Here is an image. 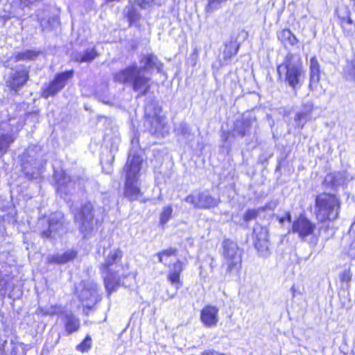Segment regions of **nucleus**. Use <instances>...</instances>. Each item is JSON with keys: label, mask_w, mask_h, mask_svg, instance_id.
Instances as JSON below:
<instances>
[{"label": "nucleus", "mask_w": 355, "mask_h": 355, "mask_svg": "<svg viewBox=\"0 0 355 355\" xmlns=\"http://www.w3.org/2000/svg\"><path fill=\"white\" fill-rule=\"evenodd\" d=\"M142 67L133 63L124 69L116 73L114 76L115 81L121 83H129L132 89L138 92L137 97L145 96L150 88V77L146 76L147 72L154 69L157 73L162 70L163 64L158 58L152 53L144 55L140 60Z\"/></svg>", "instance_id": "1"}, {"label": "nucleus", "mask_w": 355, "mask_h": 355, "mask_svg": "<svg viewBox=\"0 0 355 355\" xmlns=\"http://www.w3.org/2000/svg\"><path fill=\"white\" fill-rule=\"evenodd\" d=\"M277 73L279 78L293 89L300 87L305 75L300 56L288 53L284 62L277 67Z\"/></svg>", "instance_id": "2"}, {"label": "nucleus", "mask_w": 355, "mask_h": 355, "mask_svg": "<svg viewBox=\"0 0 355 355\" xmlns=\"http://www.w3.org/2000/svg\"><path fill=\"white\" fill-rule=\"evenodd\" d=\"M315 214L318 221L325 223L338 218L340 209V200L335 195L327 192L318 194L315 200Z\"/></svg>", "instance_id": "3"}, {"label": "nucleus", "mask_w": 355, "mask_h": 355, "mask_svg": "<svg viewBox=\"0 0 355 355\" xmlns=\"http://www.w3.org/2000/svg\"><path fill=\"white\" fill-rule=\"evenodd\" d=\"M142 161L143 159L139 155L130 154L124 166L126 173L124 195L130 201L137 200L142 196L140 189L135 185L138 180Z\"/></svg>", "instance_id": "4"}, {"label": "nucleus", "mask_w": 355, "mask_h": 355, "mask_svg": "<svg viewBox=\"0 0 355 355\" xmlns=\"http://www.w3.org/2000/svg\"><path fill=\"white\" fill-rule=\"evenodd\" d=\"M122 257L123 252L120 249H113L105 256V262L101 264L102 272L105 274V286L109 295L121 283L120 277L111 272L110 268L121 261ZM122 284L125 286L124 282Z\"/></svg>", "instance_id": "5"}, {"label": "nucleus", "mask_w": 355, "mask_h": 355, "mask_svg": "<svg viewBox=\"0 0 355 355\" xmlns=\"http://www.w3.org/2000/svg\"><path fill=\"white\" fill-rule=\"evenodd\" d=\"M223 265L226 267V272L238 273L241 268V252L237 243L230 239H225L223 242Z\"/></svg>", "instance_id": "6"}, {"label": "nucleus", "mask_w": 355, "mask_h": 355, "mask_svg": "<svg viewBox=\"0 0 355 355\" xmlns=\"http://www.w3.org/2000/svg\"><path fill=\"white\" fill-rule=\"evenodd\" d=\"M65 219L60 212L54 213L49 219L40 218L37 224V231L43 238L51 239L63 230Z\"/></svg>", "instance_id": "7"}, {"label": "nucleus", "mask_w": 355, "mask_h": 355, "mask_svg": "<svg viewBox=\"0 0 355 355\" xmlns=\"http://www.w3.org/2000/svg\"><path fill=\"white\" fill-rule=\"evenodd\" d=\"M162 108L154 103L146 105L145 107L146 125L149 126V132L152 135H164L166 130L165 117L161 115Z\"/></svg>", "instance_id": "8"}, {"label": "nucleus", "mask_w": 355, "mask_h": 355, "mask_svg": "<svg viewBox=\"0 0 355 355\" xmlns=\"http://www.w3.org/2000/svg\"><path fill=\"white\" fill-rule=\"evenodd\" d=\"M94 205L90 202L82 205L80 209L74 214V220L78 224V227L84 236H88L94 227Z\"/></svg>", "instance_id": "9"}, {"label": "nucleus", "mask_w": 355, "mask_h": 355, "mask_svg": "<svg viewBox=\"0 0 355 355\" xmlns=\"http://www.w3.org/2000/svg\"><path fill=\"white\" fill-rule=\"evenodd\" d=\"M185 202L193 206L196 209H210L216 207L220 200L212 196L207 190L193 192L187 196Z\"/></svg>", "instance_id": "10"}, {"label": "nucleus", "mask_w": 355, "mask_h": 355, "mask_svg": "<svg viewBox=\"0 0 355 355\" xmlns=\"http://www.w3.org/2000/svg\"><path fill=\"white\" fill-rule=\"evenodd\" d=\"M82 288L78 293V299L83 306L87 308H92L98 300L97 294V284L91 280L82 282Z\"/></svg>", "instance_id": "11"}, {"label": "nucleus", "mask_w": 355, "mask_h": 355, "mask_svg": "<svg viewBox=\"0 0 355 355\" xmlns=\"http://www.w3.org/2000/svg\"><path fill=\"white\" fill-rule=\"evenodd\" d=\"M252 238L254 246L263 257L269 254V230L267 227L256 223L253 228Z\"/></svg>", "instance_id": "12"}, {"label": "nucleus", "mask_w": 355, "mask_h": 355, "mask_svg": "<svg viewBox=\"0 0 355 355\" xmlns=\"http://www.w3.org/2000/svg\"><path fill=\"white\" fill-rule=\"evenodd\" d=\"M257 127V122L254 116L244 115L241 119H236L234 123L232 137V138H243L250 134L252 130H255Z\"/></svg>", "instance_id": "13"}, {"label": "nucleus", "mask_w": 355, "mask_h": 355, "mask_svg": "<svg viewBox=\"0 0 355 355\" xmlns=\"http://www.w3.org/2000/svg\"><path fill=\"white\" fill-rule=\"evenodd\" d=\"M73 75V71L72 70L58 74L55 79L43 89L42 96L45 98H48L49 96L56 94L64 88L67 81L72 78Z\"/></svg>", "instance_id": "14"}, {"label": "nucleus", "mask_w": 355, "mask_h": 355, "mask_svg": "<svg viewBox=\"0 0 355 355\" xmlns=\"http://www.w3.org/2000/svg\"><path fill=\"white\" fill-rule=\"evenodd\" d=\"M29 70L26 68L12 69L6 80V85L10 89L17 92L28 81Z\"/></svg>", "instance_id": "15"}, {"label": "nucleus", "mask_w": 355, "mask_h": 355, "mask_svg": "<svg viewBox=\"0 0 355 355\" xmlns=\"http://www.w3.org/2000/svg\"><path fill=\"white\" fill-rule=\"evenodd\" d=\"M315 224L311 223L304 216H300L293 223V232L297 233L302 240L311 235L315 230Z\"/></svg>", "instance_id": "16"}, {"label": "nucleus", "mask_w": 355, "mask_h": 355, "mask_svg": "<svg viewBox=\"0 0 355 355\" xmlns=\"http://www.w3.org/2000/svg\"><path fill=\"white\" fill-rule=\"evenodd\" d=\"M184 268V263L178 259L170 267L167 274V279L175 287V291H177L182 286V282L180 280V274L183 271ZM175 294L176 292L169 295V297H174Z\"/></svg>", "instance_id": "17"}, {"label": "nucleus", "mask_w": 355, "mask_h": 355, "mask_svg": "<svg viewBox=\"0 0 355 355\" xmlns=\"http://www.w3.org/2000/svg\"><path fill=\"white\" fill-rule=\"evenodd\" d=\"M218 309L214 306H206L200 313V320L207 327L216 326L218 322Z\"/></svg>", "instance_id": "18"}, {"label": "nucleus", "mask_w": 355, "mask_h": 355, "mask_svg": "<svg viewBox=\"0 0 355 355\" xmlns=\"http://www.w3.org/2000/svg\"><path fill=\"white\" fill-rule=\"evenodd\" d=\"M67 334L77 331L80 328L79 319L71 311H64L61 317Z\"/></svg>", "instance_id": "19"}, {"label": "nucleus", "mask_w": 355, "mask_h": 355, "mask_svg": "<svg viewBox=\"0 0 355 355\" xmlns=\"http://www.w3.org/2000/svg\"><path fill=\"white\" fill-rule=\"evenodd\" d=\"M309 71V87L312 88L314 85H316L320 80V67L315 57H313L310 60Z\"/></svg>", "instance_id": "20"}, {"label": "nucleus", "mask_w": 355, "mask_h": 355, "mask_svg": "<svg viewBox=\"0 0 355 355\" xmlns=\"http://www.w3.org/2000/svg\"><path fill=\"white\" fill-rule=\"evenodd\" d=\"M76 257V252L73 250H68L63 254H56L47 257L50 263L64 264Z\"/></svg>", "instance_id": "21"}, {"label": "nucleus", "mask_w": 355, "mask_h": 355, "mask_svg": "<svg viewBox=\"0 0 355 355\" xmlns=\"http://www.w3.org/2000/svg\"><path fill=\"white\" fill-rule=\"evenodd\" d=\"M94 48L87 49L84 52L76 53L72 55V59L79 62H90L98 56Z\"/></svg>", "instance_id": "22"}, {"label": "nucleus", "mask_w": 355, "mask_h": 355, "mask_svg": "<svg viewBox=\"0 0 355 355\" xmlns=\"http://www.w3.org/2000/svg\"><path fill=\"white\" fill-rule=\"evenodd\" d=\"M46 12L44 10H38L36 14L37 20L40 21L42 30L52 28L55 24L58 23V18L56 17H49L47 20L45 19Z\"/></svg>", "instance_id": "23"}, {"label": "nucleus", "mask_w": 355, "mask_h": 355, "mask_svg": "<svg viewBox=\"0 0 355 355\" xmlns=\"http://www.w3.org/2000/svg\"><path fill=\"white\" fill-rule=\"evenodd\" d=\"M278 38L279 40H281L284 45L290 44L293 46L297 42L295 36L288 29H284L280 31L278 34Z\"/></svg>", "instance_id": "24"}, {"label": "nucleus", "mask_w": 355, "mask_h": 355, "mask_svg": "<svg viewBox=\"0 0 355 355\" xmlns=\"http://www.w3.org/2000/svg\"><path fill=\"white\" fill-rule=\"evenodd\" d=\"M40 54V51L35 50H26L22 52H19L15 55V62L34 60Z\"/></svg>", "instance_id": "25"}, {"label": "nucleus", "mask_w": 355, "mask_h": 355, "mask_svg": "<svg viewBox=\"0 0 355 355\" xmlns=\"http://www.w3.org/2000/svg\"><path fill=\"white\" fill-rule=\"evenodd\" d=\"M343 182L342 175L340 173H329L326 175L324 183L330 185L333 189H336Z\"/></svg>", "instance_id": "26"}, {"label": "nucleus", "mask_w": 355, "mask_h": 355, "mask_svg": "<svg viewBox=\"0 0 355 355\" xmlns=\"http://www.w3.org/2000/svg\"><path fill=\"white\" fill-rule=\"evenodd\" d=\"M340 26L346 36L351 37L355 33V24L351 18L340 21Z\"/></svg>", "instance_id": "27"}, {"label": "nucleus", "mask_w": 355, "mask_h": 355, "mask_svg": "<svg viewBox=\"0 0 355 355\" xmlns=\"http://www.w3.org/2000/svg\"><path fill=\"white\" fill-rule=\"evenodd\" d=\"M173 209L172 205H168L163 207L159 215V223L164 227L166 223L171 218Z\"/></svg>", "instance_id": "28"}, {"label": "nucleus", "mask_w": 355, "mask_h": 355, "mask_svg": "<svg viewBox=\"0 0 355 355\" xmlns=\"http://www.w3.org/2000/svg\"><path fill=\"white\" fill-rule=\"evenodd\" d=\"M14 141V138L10 135H2L0 136V151L6 153L10 145Z\"/></svg>", "instance_id": "29"}, {"label": "nucleus", "mask_w": 355, "mask_h": 355, "mask_svg": "<svg viewBox=\"0 0 355 355\" xmlns=\"http://www.w3.org/2000/svg\"><path fill=\"white\" fill-rule=\"evenodd\" d=\"M311 116H309L308 112H302V111L296 113L294 120L298 128H302L305 123L311 119Z\"/></svg>", "instance_id": "30"}, {"label": "nucleus", "mask_w": 355, "mask_h": 355, "mask_svg": "<svg viewBox=\"0 0 355 355\" xmlns=\"http://www.w3.org/2000/svg\"><path fill=\"white\" fill-rule=\"evenodd\" d=\"M41 311L43 312L44 315H59L60 317H62L63 313H64L65 311H64L63 308L60 306L51 305L42 309Z\"/></svg>", "instance_id": "31"}, {"label": "nucleus", "mask_w": 355, "mask_h": 355, "mask_svg": "<svg viewBox=\"0 0 355 355\" xmlns=\"http://www.w3.org/2000/svg\"><path fill=\"white\" fill-rule=\"evenodd\" d=\"M239 49V44L236 42H231L228 45H226L224 54L225 58H231L233 55H236Z\"/></svg>", "instance_id": "32"}, {"label": "nucleus", "mask_w": 355, "mask_h": 355, "mask_svg": "<svg viewBox=\"0 0 355 355\" xmlns=\"http://www.w3.org/2000/svg\"><path fill=\"white\" fill-rule=\"evenodd\" d=\"M134 4L141 10H151L155 5V0H134Z\"/></svg>", "instance_id": "33"}, {"label": "nucleus", "mask_w": 355, "mask_h": 355, "mask_svg": "<svg viewBox=\"0 0 355 355\" xmlns=\"http://www.w3.org/2000/svg\"><path fill=\"white\" fill-rule=\"evenodd\" d=\"M178 250L176 248H170L168 249L164 250L157 254V256L159 258V261L160 263L164 262L165 257H169L172 255H175L177 254Z\"/></svg>", "instance_id": "34"}, {"label": "nucleus", "mask_w": 355, "mask_h": 355, "mask_svg": "<svg viewBox=\"0 0 355 355\" xmlns=\"http://www.w3.org/2000/svg\"><path fill=\"white\" fill-rule=\"evenodd\" d=\"M261 212V211L260 208L248 209L243 216V220L245 222H249L253 219L257 218Z\"/></svg>", "instance_id": "35"}, {"label": "nucleus", "mask_w": 355, "mask_h": 355, "mask_svg": "<svg viewBox=\"0 0 355 355\" xmlns=\"http://www.w3.org/2000/svg\"><path fill=\"white\" fill-rule=\"evenodd\" d=\"M126 17H128L130 24L137 21L141 18L140 14L137 11V10L134 7H131L128 9Z\"/></svg>", "instance_id": "36"}, {"label": "nucleus", "mask_w": 355, "mask_h": 355, "mask_svg": "<svg viewBox=\"0 0 355 355\" xmlns=\"http://www.w3.org/2000/svg\"><path fill=\"white\" fill-rule=\"evenodd\" d=\"M337 16L340 21H345L350 17V11L346 6H340L336 10Z\"/></svg>", "instance_id": "37"}, {"label": "nucleus", "mask_w": 355, "mask_h": 355, "mask_svg": "<svg viewBox=\"0 0 355 355\" xmlns=\"http://www.w3.org/2000/svg\"><path fill=\"white\" fill-rule=\"evenodd\" d=\"M92 345V338L90 336H87L84 340L79 345H77L76 349L82 352H87Z\"/></svg>", "instance_id": "38"}, {"label": "nucleus", "mask_w": 355, "mask_h": 355, "mask_svg": "<svg viewBox=\"0 0 355 355\" xmlns=\"http://www.w3.org/2000/svg\"><path fill=\"white\" fill-rule=\"evenodd\" d=\"M24 171L26 176L30 179H37L40 176V171L38 168H35L33 171H31L28 166L26 165L24 166Z\"/></svg>", "instance_id": "39"}, {"label": "nucleus", "mask_w": 355, "mask_h": 355, "mask_svg": "<svg viewBox=\"0 0 355 355\" xmlns=\"http://www.w3.org/2000/svg\"><path fill=\"white\" fill-rule=\"evenodd\" d=\"M178 132H180L183 136H189L191 134V128L188 124L186 123H181L178 129Z\"/></svg>", "instance_id": "40"}, {"label": "nucleus", "mask_w": 355, "mask_h": 355, "mask_svg": "<svg viewBox=\"0 0 355 355\" xmlns=\"http://www.w3.org/2000/svg\"><path fill=\"white\" fill-rule=\"evenodd\" d=\"M346 70L348 78L355 80V58L347 66Z\"/></svg>", "instance_id": "41"}, {"label": "nucleus", "mask_w": 355, "mask_h": 355, "mask_svg": "<svg viewBox=\"0 0 355 355\" xmlns=\"http://www.w3.org/2000/svg\"><path fill=\"white\" fill-rule=\"evenodd\" d=\"M348 257L355 261V240H354L346 249Z\"/></svg>", "instance_id": "42"}, {"label": "nucleus", "mask_w": 355, "mask_h": 355, "mask_svg": "<svg viewBox=\"0 0 355 355\" xmlns=\"http://www.w3.org/2000/svg\"><path fill=\"white\" fill-rule=\"evenodd\" d=\"M340 279L344 282H349L352 279V274L349 270H347L343 272L340 275Z\"/></svg>", "instance_id": "43"}, {"label": "nucleus", "mask_w": 355, "mask_h": 355, "mask_svg": "<svg viewBox=\"0 0 355 355\" xmlns=\"http://www.w3.org/2000/svg\"><path fill=\"white\" fill-rule=\"evenodd\" d=\"M277 206V203L275 201H272L267 203L264 207H259L261 211H264L266 209H274Z\"/></svg>", "instance_id": "44"}, {"label": "nucleus", "mask_w": 355, "mask_h": 355, "mask_svg": "<svg viewBox=\"0 0 355 355\" xmlns=\"http://www.w3.org/2000/svg\"><path fill=\"white\" fill-rule=\"evenodd\" d=\"M232 137V132L223 131L221 135V139L223 143H227Z\"/></svg>", "instance_id": "45"}, {"label": "nucleus", "mask_w": 355, "mask_h": 355, "mask_svg": "<svg viewBox=\"0 0 355 355\" xmlns=\"http://www.w3.org/2000/svg\"><path fill=\"white\" fill-rule=\"evenodd\" d=\"M313 110V105L311 103H308L304 105L302 110H301L302 112H308L309 116H311V112Z\"/></svg>", "instance_id": "46"}, {"label": "nucleus", "mask_w": 355, "mask_h": 355, "mask_svg": "<svg viewBox=\"0 0 355 355\" xmlns=\"http://www.w3.org/2000/svg\"><path fill=\"white\" fill-rule=\"evenodd\" d=\"M21 3L24 5L28 6L29 5L33 4L35 2L39 1L40 0H20Z\"/></svg>", "instance_id": "47"}, {"label": "nucleus", "mask_w": 355, "mask_h": 355, "mask_svg": "<svg viewBox=\"0 0 355 355\" xmlns=\"http://www.w3.org/2000/svg\"><path fill=\"white\" fill-rule=\"evenodd\" d=\"M328 228H329L328 225L320 227V228H319V234H322L323 232H326L328 230Z\"/></svg>", "instance_id": "48"}, {"label": "nucleus", "mask_w": 355, "mask_h": 355, "mask_svg": "<svg viewBox=\"0 0 355 355\" xmlns=\"http://www.w3.org/2000/svg\"><path fill=\"white\" fill-rule=\"evenodd\" d=\"M285 218V220H287L288 221L291 222V214L290 212H287L286 214V216L284 217Z\"/></svg>", "instance_id": "49"}, {"label": "nucleus", "mask_w": 355, "mask_h": 355, "mask_svg": "<svg viewBox=\"0 0 355 355\" xmlns=\"http://www.w3.org/2000/svg\"><path fill=\"white\" fill-rule=\"evenodd\" d=\"M211 355H224V354L219 353L218 352L212 349L211 352Z\"/></svg>", "instance_id": "50"}, {"label": "nucleus", "mask_w": 355, "mask_h": 355, "mask_svg": "<svg viewBox=\"0 0 355 355\" xmlns=\"http://www.w3.org/2000/svg\"><path fill=\"white\" fill-rule=\"evenodd\" d=\"M211 350H206L202 353V355H211Z\"/></svg>", "instance_id": "51"}, {"label": "nucleus", "mask_w": 355, "mask_h": 355, "mask_svg": "<svg viewBox=\"0 0 355 355\" xmlns=\"http://www.w3.org/2000/svg\"><path fill=\"white\" fill-rule=\"evenodd\" d=\"M291 291H293V297H295V287L294 286H292L291 288Z\"/></svg>", "instance_id": "52"}, {"label": "nucleus", "mask_w": 355, "mask_h": 355, "mask_svg": "<svg viewBox=\"0 0 355 355\" xmlns=\"http://www.w3.org/2000/svg\"><path fill=\"white\" fill-rule=\"evenodd\" d=\"M279 221L280 223L282 224L285 221V218L282 217V218H279Z\"/></svg>", "instance_id": "53"}, {"label": "nucleus", "mask_w": 355, "mask_h": 355, "mask_svg": "<svg viewBox=\"0 0 355 355\" xmlns=\"http://www.w3.org/2000/svg\"><path fill=\"white\" fill-rule=\"evenodd\" d=\"M224 355H226V354H224Z\"/></svg>", "instance_id": "54"}]
</instances>
